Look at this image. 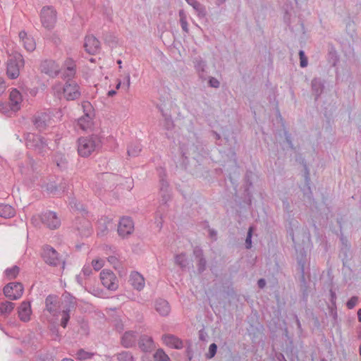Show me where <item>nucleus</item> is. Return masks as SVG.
<instances>
[{
  "instance_id": "16",
  "label": "nucleus",
  "mask_w": 361,
  "mask_h": 361,
  "mask_svg": "<svg viewBox=\"0 0 361 361\" xmlns=\"http://www.w3.org/2000/svg\"><path fill=\"white\" fill-rule=\"evenodd\" d=\"M18 317L23 322H28L32 314L31 305L28 302L23 301L18 307Z\"/></svg>"
},
{
  "instance_id": "10",
  "label": "nucleus",
  "mask_w": 361,
  "mask_h": 361,
  "mask_svg": "<svg viewBox=\"0 0 361 361\" xmlns=\"http://www.w3.org/2000/svg\"><path fill=\"white\" fill-rule=\"evenodd\" d=\"M133 231L134 224L133 220L129 217H122L118 225V235L124 238L133 233Z\"/></svg>"
},
{
  "instance_id": "22",
  "label": "nucleus",
  "mask_w": 361,
  "mask_h": 361,
  "mask_svg": "<svg viewBox=\"0 0 361 361\" xmlns=\"http://www.w3.org/2000/svg\"><path fill=\"white\" fill-rule=\"evenodd\" d=\"M139 346L142 350L147 352L151 350L154 347V343L151 338L143 337L139 342Z\"/></svg>"
},
{
  "instance_id": "9",
  "label": "nucleus",
  "mask_w": 361,
  "mask_h": 361,
  "mask_svg": "<svg viewBox=\"0 0 361 361\" xmlns=\"http://www.w3.org/2000/svg\"><path fill=\"white\" fill-rule=\"evenodd\" d=\"M23 286L20 283H10L4 286V293L11 300L19 299L23 293Z\"/></svg>"
},
{
  "instance_id": "27",
  "label": "nucleus",
  "mask_w": 361,
  "mask_h": 361,
  "mask_svg": "<svg viewBox=\"0 0 361 361\" xmlns=\"http://www.w3.org/2000/svg\"><path fill=\"white\" fill-rule=\"evenodd\" d=\"M154 357L158 361H169V356L162 349H158L154 353Z\"/></svg>"
},
{
  "instance_id": "44",
  "label": "nucleus",
  "mask_w": 361,
  "mask_h": 361,
  "mask_svg": "<svg viewBox=\"0 0 361 361\" xmlns=\"http://www.w3.org/2000/svg\"><path fill=\"white\" fill-rule=\"evenodd\" d=\"M115 94H116V91H114V90H110V91H109V92H108V95H109V97H112V96H114Z\"/></svg>"
},
{
  "instance_id": "43",
  "label": "nucleus",
  "mask_w": 361,
  "mask_h": 361,
  "mask_svg": "<svg viewBox=\"0 0 361 361\" xmlns=\"http://www.w3.org/2000/svg\"><path fill=\"white\" fill-rule=\"evenodd\" d=\"M126 79H127V88L128 89L130 85V78L129 75H128L126 76Z\"/></svg>"
},
{
  "instance_id": "40",
  "label": "nucleus",
  "mask_w": 361,
  "mask_h": 361,
  "mask_svg": "<svg viewBox=\"0 0 361 361\" xmlns=\"http://www.w3.org/2000/svg\"><path fill=\"white\" fill-rule=\"evenodd\" d=\"M209 84L212 87H217L219 85V82L215 78H212L209 80Z\"/></svg>"
},
{
  "instance_id": "7",
  "label": "nucleus",
  "mask_w": 361,
  "mask_h": 361,
  "mask_svg": "<svg viewBox=\"0 0 361 361\" xmlns=\"http://www.w3.org/2000/svg\"><path fill=\"white\" fill-rule=\"evenodd\" d=\"M61 60L59 59L45 60L41 64L42 71L51 77H55L61 72Z\"/></svg>"
},
{
  "instance_id": "26",
  "label": "nucleus",
  "mask_w": 361,
  "mask_h": 361,
  "mask_svg": "<svg viewBox=\"0 0 361 361\" xmlns=\"http://www.w3.org/2000/svg\"><path fill=\"white\" fill-rule=\"evenodd\" d=\"M15 307L13 302L6 301L0 303V312L2 314L11 313Z\"/></svg>"
},
{
  "instance_id": "14",
  "label": "nucleus",
  "mask_w": 361,
  "mask_h": 361,
  "mask_svg": "<svg viewBox=\"0 0 361 361\" xmlns=\"http://www.w3.org/2000/svg\"><path fill=\"white\" fill-rule=\"evenodd\" d=\"M42 221L44 225L51 229L58 228L61 224L60 219L57 217L56 214L52 212H47L43 214Z\"/></svg>"
},
{
  "instance_id": "35",
  "label": "nucleus",
  "mask_w": 361,
  "mask_h": 361,
  "mask_svg": "<svg viewBox=\"0 0 361 361\" xmlns=\"http://www.w3.org/2000/svg\"><path fill=\"white\" fill-rule=\"evenodd\" d=\"M216 348H217V346L215 343H212L210 345L209 349V358L214 356V355L216 354Z\"/></svg>"
},
{
  "instance_id": "2",
  "label": "nucleus",
  "mask_w": 361,
  "mask_h": 361,
  "mask_svg": "<svg viewBox=\"0 0 361 361\" xmlns=\"http://www.w3.org/2000/svg\"><path fill=\"white\" fill-rule=\"evenodd\" d=\"M100 147L101 141L96 136L82 137L78 140V152L82 157H88Z\"/></svg>"
},
{
  "instance_id": "28",
  "label": "nucleus",
  "mask_w": 361,
  "mask_h": 361,
  "mask_svg": "<svg viewBox=\"0 0 361 361\" xmlns=\"http://www.w3.org/2000/svg\"><path fill=\"white\" fill-rule=\"evenodd\" d=\"M104 259L97 257L92 259L91 265L95 271H99L104 266Z\"/></svg>"
},
{
  "instance_id": "38",
  "label": "nucleus",
  "mask_w": 361,
  "mask_h": 361,
  "mask_svg": "<svg viewBox=\"0 0 361 361\" xmlns=\"http://www.w3.org/2000/svg\"><path fill=\"white\" fill-rule=\"evenodd\" d=\"M6 86L4 78H0V95L2 94L6 90Z\"/></svg>"
},
{
  "instance_id": "19",
  "label": "nucleus",
  "mask_w": 361,
  "mask_h": 361,
  "mask_svg": "<svg viewBox=\"0 0 361 361\" xmlns=\"http://www.w3.org/2000/svg\"><path fill=\"white\" fill-rule=\"evenodd\" d=\"M15 209L7 204H0V216L4 219H10L15 216Z\"/></svg>"
},
{
  "instance_id": "34",
  "label": "nucleus",
  "mask_w": 361,
  "mask_h": 361,
  "mask_svg": "<svg viewBox=\"0 0 361 361\" xmlns=\"http://www.w3.org/2000/svg\"><path fill=\"white\" fill-rule=\"evenodd\" d=\"M357 302V298L353 297L349 300L347 302V307L348 309H353Z\"/></svg>"
},
{
  "instance_id": "42",
  "label": "nucleus",
  "mask_w": 361,
  "mask_h": 361,
  "mask_svg": "<svg viewBox=\"0 0 361 361\" xmlns=\"http://www.w3.org/2000/svg\"><path fill=\"white\" fill-rule=\"evenodd\" d=\"M266 283H265V281L264 279H259L258 281V285L260 288H263L264 287Z\"/></svg>"
},
{
  "instance_id": "12",
  "label": "nucleus",
  "mask_w": 361,
  "mask_h": 361,
  "mask_svg": "<svg viewBox=\"0 0 361 361\" xmlns=\"http://www.w3.org/2000/svg\"><path fill=\"white\" fill-rule=\"evenodd\" d=\"M23 97L21 93L17 89H12L9 94L8 105L10 110L14 112L19 111L21 108Z\"/></svg>"
},
{
  "instance_id": "18",
  "label": "nucleus",
  "mask_w": 361,
  "mask_h": 361,
  "mask_svg": "<svg viewBox=\"0 0 361 361\" xmlns=\"http://www.w3.org/2000/svg\"><path fill=\"white\" fill-rule=\"evenodd\" d=\"M132 286L137 290H142L145 286V279L138 272H133L130 276Z\"/></svg>"
},
{
  "instance_id": "17",
  "label": "nucleus",
  "mask_w": 361,
  "mask_h": 361,
  "mask_svg": "<svg viewBox=\"0 0 361 361\" xmlns=\"http://www.w3.org/2000/svg\"><path fill=\"white\" fill-rule=\"evenodd\" d=\"M162 340L166 345L171 348L180 349L183 347V342L172 335L164 336Z\"/></svg>"
},
{
  "instance_id": "33",
  "label": "nucleus",
  "mask_w": 361,
  "mask_h": 361,
  "mask_svg": "<svg viewBox=\"0 0 361 361\" xmlns=\"http://www.w3.org/2000/svg\"><path fill=\"white\" fill-rule=\"evenodd\" d=\"M300 66L301 67H305L307 65V59L305 56V54L302 51H300Z\"/></svg>"
},
{
  "instance_id": "46",
  "label": "nucleus",
  "mask_w": 361,
  "mask_h": 361,
  "mask_svg": "<svg viewBox=\"0 0 361 361\" xmlns=\"http://www.w3.org/2000/svg\"><path fill=\"white\" fill-rule=\"evenodd\" d=\"M357 317H358V320L359 322H361V309H360L357 312Z\"/></svg>"
},
{
  "instance_id": "47",
  "label": "nucleus",
  "mask_w": 361,
  "mask_h": 361,
  "mask_svg": "<svg viewBox=\"0 0 361 361\" xmlns=\"http://www.w3.org/2000/svg\"><path fill=\"white\" fill-rule=\"evenodd\" d=\"M61 361H74V360L72 359H70V358H65V359L62 360Z\"/></svg>"
},
{
  "instance_id": "8",
  "label": "nucleus",
  "mask_w": 361,
  "mask_h": 361,
  "mask_svg": "<svg viewBox=\"0 0 361 361\" xmlns=\"http://www.w3.org/2000/svg\"><path fill=\"white\" fill-rule=\"evenodd\" d=\"M100 280L104 287L111 290H115L118 287V279L114 273L108 269H104L101 271Z\"/></svg>"
},
{
  "instance_id": "39",
  "label": "nucleus",
  "mask_w": 361,
  "mask_h": 361,
  "mask_svg": "<svg viewBox=\"0 0 361 361\" xmlns=\"http://www.w3.org/2000/svg\"><path fill=\"white\" fill-rule=\"evenodd\" d=\"M82 271L84 274V275H86V276H89L92 274V270H91L90 266H88V265L84 266Z\"/></svg>"
},
{
  "instance_id": "21",
  "label": "nucleus",
  "mask_w": 361,
  "mask_h": 361,
  "mask_svg": "<svg viewBox=\"0 0 361 361\" xmlns=\"http://www.w3.org/2000/svg\"><path fill=\"white\" fill-rule=\"evenodd\" d=\"M135 338L133 332H126L122 337L121 343L124 347L129 348L135 343Z\"/></svg>"
},
{
  "instance_id": "3",
  "label": "nucleus",
  "mask_w": 361,
  "mask_h": 361,
  "mask_svg": "<svg viewBox=\"0 0 361 361\" xmlns=\"http://www.w3.org/2000/svg\"><path fill=\"white\" fill-rule=\"evenodd\" d=\"M84 115L78 120V124L83 130L90 129L93 126V118L94 116V109L91 104L88 102H84L82 104Z\"/></svg>"
},
{
  "instance_id": "32",
  "label": "nucleus",
  "mask_w": 361,
  "mask_h": 361,
  "mask_svg": "<svg viewBox=\"0 0 361 361\" xmlns=\"http://www.w3.org/2000/svg\"><path fill=\"white\" fill-rule=\"evenodd\" d=\"M252 231H253L252 227H250V228L248 230V233H247V236L245 240V245H246L247 248L251 247V245H252L251 238H252Z\"/></svg>"
},
{
  "instance_id": "50",
  "label": "nucleus",
  "mask_w": 361,
  "mask_h": 361,
  "mask_svg": "<svg viewBox=\"0 0 361 361\" xmlns=\"http://www.w3.org/2000/svg\"><path fill=\"white\" fill-rule=\"evenodd\" d=\"M360 355H361V348L360 349Z\"/></svg>"
},
{
  "instance_id": "11",
  "label": "nucleus",
  "mask_w": 361,
  "mask_h": 361,
  "mask_svg": "<svg viewBox=\"0 0 361 361\" xmlns=\"http://www.w3.org/2000/svg\"><path fill=\"white\" fill-rule=\"evenodd\" d=\"M61 72L63 78H73L76 73V64L71 58H66L61 61Z\"/></svg>"
},
{
  "instance_id": "15",
  "label": "nucleus",
  "mask_w": 361,
  "mask_h": 361,
  "mask_svg": "<svg viewBox=\"0 0 361 361\" xmlns=\"http://www.w3.org/2000/svg\"><path fill=\"white\" fill-rule=\"evenodd\" d=\"M19 39L23 43L25 49L28 51H32L36 48V42L35 39L29 36L25 31H20L19 32Z\"/></svg>"
},
{
  "instance_id": "48",
  "label": "nucleus",
  "mask_w": 361,
  "mask_h": 361,
  "mask_svg": "<svg viewBox=\"0 0 361 361\" xmlns=\"http://www.w3.org/2000/svg\"><path fill=\"white\" fill-rule=\"evenodd\" d=\"M121 87V82H118V84L116 85V89L118 90Z\"/></svg>"
},
{
  "instance_id": "23",
  "label": "nucleus",
  "mask_w": 361,
  "mask_h": 361,
  "mask_svg": "<svg viewBox=\"0 0 361 361\" xmlns=\"http://www.w3.org/2000/svg\"><path fill=\"white\" fill-rule=\"evenodd\" d=\"M46 309L51 314H54L57 307V300L53 296H48L46 298Z\"/></svg>"
},
{
  "instance_id": "5",
  "label": "nucleus",
  "mask_w": 361,
  "mask_h": 361,
  "mask_svg": "<svg viewBox=\"0 0 361 361\" xmlns=\"http://www.w3.org/2000/svg\"><path fill=\"white\" fill-rule=\"evenodd\" d=\"M42 256L47 264L52 266L63 264V268L64 267L65 262L61 255L51 246L46 245L44 247Z\"/></svg>"
},
{
  "instance_id": "31",
  "label": "nucleus",
  "mask_w": 361,
  "mask_h": 361,
  "mask_svg": "<svg viewBox=\"0 0 361 361\" xmlns=\"http://www.w3.org/2000/svg\"><path fill=\"white\" fill-rule=\"evenodd\" d=\"M107 259L114 269H118L121 265L119 259L116 256H110Z\"/></svg>"
},
{
  "instance_id": "29",
  "label": "nucleus",
  "mask_w": 361,
  "mask_h": 361,
  "mask_svg": "<svg viewBox=\"0 0 361 361\" xmlns=\"http://www.w3.org/2000/svg\"><path fill=\"white\" fill-rule=\"evenodd\" d=\"M92 353L87 352L82 349L79 350L76 353V358L81 360L90 359L92 357Z\"/></svg>"
},
{
  "instance_id": "24",
  "label": "nucleus",
  "mask_w": 361,
  "mask_h": 361,
  "mask_svg": "<svg viewBox=\"0 0 361 361\" xmlns=\"http://www.w3.org/2000/svg\"><path fill=\"white\" fill-rule=\"evenodd\" d=\"M20 272V268L18 266H13L6 269L4 274L7 279L11 280L16 279Z\"/></svg>"
},
{
  "instance_id": "13",
  "label": "nucleus",
  "mask_w": 361,
  "mask_h": 361,
  "mask_svg": "<svg viewBox=\"0 0 361 361\" xmlns=\"http://www.w3.org/2000/svg\"><path fill=\"white\" fill-rule=\"evenodd\" d=\"M84 47L90 54H96L100 50L99 41L94 36H87L85 39Z\"/></svg>"
},
{
  "instance_id": "4",
  "label": "nucleus",
  "mask_w": 361,
  "mask_h": 361,
  "mask_svg": "<svg viewBox=\"0 0 361 361\" xmlns=\"http://www.w3.org/2000/svg\"><path fill=\"white\" fill-rule=\"evenodd\" d=\"M24 66L23 56L18 54L11 56L7 63L6 74L11 79H16L20 75V69Z\"/></svg>"
},
{
  "instance_id": "20",
  "label": "nucleus",
  "mask_w": 361,
  "mask_h": 361,
  "mask_svg": "<svg viewBox=\"0 0 361 361\" xmlns=\"http://www.w3.org/2000/svg\"><path fill=\"white\" fill-rule=\"evenodd\" d=\"M155 309L162 316L168 315L171 310L168 302L164 300H157L155 304Z\"/></svg>"
},
{
  "instance_id": "6",
  "label": "nucleus",
  "mask_w": 361,
  "mask_h": 361,
  "mask_svg": "<svg viewBox=\"0 0 361 361\" xmlns=\"http://www.w3.org/2000/svg\"><path fill=\"white\" fill-rule=\"evenodd\" d=\"M42 26L47 30H51L56 23V13L51 7H44L40 13Z\"/></svg>"
},
{
  "instance_id": "41",
  "label": "nucleus",
  "mask_w": 361,
  "mask_h": 361,
  "mask_svg": "<svg viewBox=\"0 0 361 361\" xmlns=\"http://www.w3.org/2000/svg\"><path fill=\"white\" fill-rule=\"evenodd\" d=\"M186 1L195 8H197L199 6L195 0H186Z\"/></svg>"
},
{
  "instance_id": "37",
  "label": "nucleus",
  "mask_w": 361,
  "mask_h": 361,
  "mask_svg": "<svg viewBox=\"0 0 361 361\" xmlns=\"http://www.w3.org/2000/svg\"><path fill=\"white\" fill-rule=\"evenodd\" d=\"M180 21L182 29L185 32H188V23H187V21H186V18H182V19H180Z\"/></svg>"
},
{
  "instance_id": "49",
  "label": "nucleus",
  "mask_w": 361,
  "mask_h": 361,
  "mask_svg": "<svg viewBox=\"0 0 361 361\" xmlns=\"http://www.w3.org/2000/svg\"><path fill=\"white\" fill-rule=\"evenodd\" d=\"M118 63L121 64V60L118 61Z\"/></svg>"
},
{
  "instance_id": "1",
  "label": "nucleus",
  "mask_w": 361,
  "mask_h": 361,
  "mask_svg": "<svg viewBox=\"0 0 361 361\" xmlns=\"http://www.w3.org/2000/svg\"><path fill=\"white\" fill-rule=\"evenodd\" d=\"M54 94L58 97L62 96L68 101L77 99L80 96V88L78 83L73 80H68L63 86L56 84L53 86Z\"/></svg>"
},
{
  "instance_id": "30",
  "label": "nucleus",
  "mask_w": 361,
  "mask_h": 361,
  "mask_svg": "<svg viewBox=\"0 0 361 361\" xmlns=\"http://www.w3.org/2000/svg\"><path fill=\"white\" fill-rule=\"evenodd\" d=\"M118 361H133V356L128 352H123L118 355Z\"/></svg>"
},
{
  "instance_id": "36",
  "label": "nucleus",
  "mask_w": 361,
  "mask_h": 361,
  "mask_svg": "<svg viewBox=\"0 0 361 361\" xmlns=\"http://www.w3.org/2000/svg\"><path fill=\"white\" fill-rule=\"evenodd\" d=\"M176 262L180 266H183L185 264V259L184 255H178L176 257Z\"/></svg>"
},
{
  "instance_id": "25",
  "label": "nucleus",
  "mask_w": 361,
  "mask_h": 361,
  "mask_svg": "<svg viewBox=\"0 0 361 361\" xmlns=\"http://www.w3.org/2000/svg\"><path fill=\"white\" fill-rule=\"evenodd\" d=\"M74 305H70L69 307L65 310H63L61 313V325L66 328L68 324V322L70 319V312L73 309Z\"/></svg>"
},
{
  "instance_id": "45",
  "label": "nucleus",
  "mask_w": 361,
  "mask_h": 361,
  "mask_svg": "<svg viewBox=\"0 0 361 361\" xmlns=\"http://www.w3.org/2000/svg\"><path fill=\"white\" fill-rule=\"evenodd\" d=\"M180 19H182V18H185V13L183 11H180L179 12Z\"/></svg>"
}]
</instances>
